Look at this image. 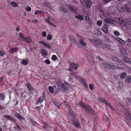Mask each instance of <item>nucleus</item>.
Segmentation results:
<instances>
[{"label":"nucleus","mask_w":131,"mask_h":131,"mask_svg":"<svg viewBox=\"0 0 131 131\" xmlns=\"http://www.w3.org/2000/svg\"><path fill=\"white\" fill-rule=\"evenodd\" d=\"M56 84L58 88L62 92L66 91L69 88V84L67 82H66L62 83L60 82H57Z\"/></svg>","instance_id":"nucleus-1"},{"label":"nucleus","mask_w":131,"mask_h":131,"mask_svg":"<svg viewBox=\"0 0 131 131\" xmlns=\"http://www.w3.org/2000/svg\"><path fill=\"white\" fill-rule=\"evenodd\" d=\"M120 21V25L122 26H124L129 27V28L131 29V21L129 19H125L124 21Z\"/></svg>","instance_id":"nucleus-2"},{"label":"nucleus","mask_w":131,"mask_h":131,"mask_svg":"<svg viewBox=\"0 0 131 131\" xmlns=\"http://www.w3.org/2000/svg\"><path fill=\"white\" fill-rule=\"evenodd\" d=\"M89 40L90 42H92L96 46L99 45L101 44L102 40L100 39L97 38H94L89 39Z\"/></svg>","instance_id":"nucleus-3"},{"label":"nucleus","mask_w":131,"mask_h":131,"mask_svg":"<svg viewBox=\"0 0 131 131\" xmlns=\"http://www.w3.org/2000/svg\"><path fill=\"white\" fill-rule=\"evenodd\" d=\"M83 5L86 6L87 7L90 8L92 6V3L90 0H80Z\"/></svg>","instance_id":"nucleus-4"},{"label":"nucleus","mask_w":131,"mask_h":131,"mask_svg":"<svg viewBox=\"0 0 131 131\" xmlns=\"http://www.w3.org/2000/svg\"><path fill=\"white\" fill-rule=\"evenodd\" d=\"M118 48L121 54L124 56H126L128 55V53L124 47L122 46H119Z\"/></svg>","instance_id":"nucleus-5"},{"label":"nucleus","mask_w":131,"mask_h":131,"mask_svg":"<svg viewBox=\"0 0 131 131\" xmlns=\"http://www.w3.org/2000/svg\"><path fill=\"white\" fill-rule=\"evenodd\" d=\"M64 104L67 106L68 110L69 111L68 114H70L71 115L73 116L74 115V113L73 111L72 112V109H71V107L69 102L66 101H64Z\"/></svg>","instance_id":"nucleus-6"},{"label":"nucleus","mask_w":131,"mask_h":131,"mask_svg":"<svg viewBox=\"0 0 131 131\" xmlns=\"http://www.w3.org/2000/svg\"><path fill=\"white\" fill-rule=\"evenodd\" d=\"M26 85L30 93L33 94L34 92H36V90L34 88L30 83H27Z\"/></svg>","instance_id":"nucleus-7"},{"label":"nucleus","mask_w":131,"mask_h":131,"mask_svg":"<svg viewBox=\"0 0 131 131\" xmlns=\"http://www.w3.org/2000/svg\"><path fill=\"white\" fill-rule=\"evenodd\" d=\"M3 117L5 118L8 120L10 121L11 122H12L15 123L16 122V119L9 115H4Z\"/></svg>","instance_id":"nucleus-8"},{"label":"nucleus","mask_w":131,"mask_h":131,"mask_svg":"<svg viewBox=\"0 0 131 131\" xmlns=\"http://www.w3.org/2000/svg\"><path fill=\"white\" fill-rule=\"evenodd\" d=\"M44 92L42 93V96L40 97L38 99L37 101L36 102V104L38 105L39 103H41L43 101L44 99L45 98V95L44 94Z\"/></svg>","instance_id":"nucleus-9"},{"label":"nucleus","mask_w":131,"mask_h":131,"mask_svg":"<svg viewBox=\"0 0 131 131\" xmlns=\"http://www.w3.org/2000/svg\"><path fill=\"white\" fill-rule=\"evenodd\" d=\"M86 111L89 114L91 115H93L95 114V112L94 110L91 108L89 106L86 107Z\"/></svg>","instance_id":"nucleus-10"},{"label":"nucleus","mask_w":131,"mask_h":131,"mask_svg":"<svg viewBox=\"0 0 131 131\" xmlns=\"http://www.w3.org/2000/svg\"><path fill=\"white\" fill-rule=\"evenodd\" d=\"M108 25L107 24H104L102 27V31L105 33H108Z\"/></svg>","instance_id":"nucleus-11"},{"label":"nucleus","mask_w":131,"mask_h":131,"mask_svg":"<svg viewBox=\"0 0 131 131\" xmlns=\"http://www.w3.org/2000/svg\"><path fill=\"white\" fill-rule=\"evenodd\" d=\"M104 22L109 24H113L114 23V21L113 19L109 18H107L104 19Z\"/></svg>","instance_id":"nucleus-12"},{"label":"nucleus","mask_w":131,"mask_h":131,"mask_svg":"<svg viewBox=\"0 0 131 131\" xmlns=\"http://www.w3.org/2000/svg\"><path fill=\"white\" fill-rule=\"evenodd\" d=\"M39 43L40 44L42 45L43 46H45L48 49H50L51 48L49 44H47L42 41H39Z\"/></svg>","instance_id":"nucleus-13"},{"label":"nucleus","mask_w":131,"mask_h":131,"mask_svg":"<svg viewBox=\"0 0 131 131\" xmlns=\"http://www.w3.org/2000/svg\"><path fill=\"white\" fill-rule=\"evenodd\" d=\"M39 43L40 44L42 45L43 46H45L48 49H50L51 48L49 44H47L42 41H39Z\"/></svg>","instance_id":"nucleus-14"},{"label":"nucleus","mask_w":131,"mask_h":131,"mask_svg":"<svg viewBox=\"0 0 131 131\" xmlns=\"http://www.w3.org/2000/svg\"><path fill=\"white\" fill-rule=\"evenodd\" d=\"M97 100L100 102L104 103L105 105L107 103V101L104 98H103L99 97H98Z\"/></svg>","instance_id":"nucleus-15"},{"label":"nucleus","mask_w":131,"mask_h":131,"mask_svg":"<svg viewBox=\"0 0 131 131\" xmlns=\"http://www.w3.org/2000/svg\"><path fill=\"white\" fill-rule=\"evenodd\" d=\"M80 81L82 82V84L83 85V86H84L86 89L88 88V87L87 84L85 79H81Z\"/></svg>","instance_id":"nucleus-16"},{"label":"nucleus","mask_w":131,"mask_h":131,"mask_svg":"<svg viewBox=\"0 0 131 131\" xmlns=\"http://www.w3.org/2000/svg\"><path fill=\"white\" fill-rule=\"evenodd\" d=\"M22 41H24L25 42L30 43L31 42L32 40L29 37H25L23 39V40Z\"/></svg>","instance_id":"nucleus-17"},{"label":"nucleus","mask_w":131,"mask_h":131,"mask_svg":"<svg viewBox=\"0 0 131 131\" xmlns=\"http://www.w3.org/2000/svg\"><path fill=\"white\" fill-rule=\"evenodd\" d=\"M52 102L58 108H59L61 104L59 102L54 100H52Z\"/></svg>","instance_id":"nucleus-18"},{"label":"nucleus","mask_w":131,"mask_h":131,"mask_svg":"<svg viewBox=\"0 0 131 131\" xmlns=\"http://www.w3.org/2000/svg\"><path fill=\"white\" fill-rule=\"evenodd\" d=\"M99 45L100 46V47L103 49H104L106 48L107 49H108V46H110V45H107L103 43H102V41L101 44H100Z\"/></svg>","instance_id":"nucleus-19"},{"label":"nucleus","mask_w":131,"mask_h":131,"mask_svg":"<svg viewBox=\"0 0 131 131\" xmlns=\"http://www.w3.org/2000/svg\"><path fill=\"white\" fill-rule=\"evenodd\" d=\"M41 51H42L41 54L43 57H46L48 55V52L45 49H42L41 50Z\"/></svg>","instance_id":"nucleus-20"},{"label":"nucleus","mask_w":131,"mask_h":131,"mask_svg":"<svg viewBox=\"0 0 131 131\" xmlns=\"http://www.w3.org/2000/svg\"><path fill=\"white\" fill-rule=\"evenodd\" d=\"M123 59V61L126 62H128L131 64V58H128L126 56H125Z\"/></svg>","instance_id":"nucleus-21"},{"label":"nucleus","mask_w":131,"mask_h":131,"mask_svg":"<svg viewBox=\"0 0 131 131\" xmlns=\"http://www.w3.org/2000/svg\"><path fill=\"white\" fill-rule=\"evenodd\" d=\"M74 126L78 128H80V124L77 119H74Z\"/></svg>","instance_id":"nucleus-22"},{"label":"nucleus","mask_w":131,"mask_h":131,"mask_svg":"<svg viewBox=\"0 0 131 131\" xmlns=\"http://www.w3.org/2000/svg\"><path fill=\"white\" fill-rule=\"evenodd\" d=\"M109 63L103 62L102 64V66L104 68H105L106 69H109L110 68Z\"/></svg>","instance_id":"nucleus-23"},{"label":"nucleus","mask_w":131,"mask_h":131,"mask_svg":"<svg viewBox=\"0 0 131 131\" xmlns=\"http://www.w3.org/2000/svg\"><path fill=\"white\" fill-rule=\"evenodd\" d=\"M79 41L81 44L82 46L85 47L86 46V43L84 41V39L83 38L80 39Z\"/></svg>","instance_id":"nucleus-24"},{"label":"nucleus","mask_w":131,"mask_h":131,"mask_svg":"<svg viewBox=\"0 0 131 131\" xmlns=\"http://www.w3.org/2000/svg\"><path fill=\"white\" fill-rule=\"evenodd\" d=\"M19 37L18 38V40L22 41V39H23L24 38V35L21 32L19 33Z\"/></svg>","instance_id":"nucleus-25"},{"label":"nucleus","mask_w":131,"mask_h":131,"mask_svg":"<svg viewBox=\"0 0 131 131\" xmlns=\"http://www.w3.org/2000/svg\"><path fill=\"white\" fill-rule=\"evenodd\" d=\"M80 105L85 110L86 109V107L88 106L89 105L88 104L85 105L84 103L82 102L81 103H79Z\"/></svg>","instance_id":"nucleus-26"},{"label":"nucleus","mask_w":131,"mask_h":131,"mask_svg":"<svg viewBox=\"0 0 131 131\" xmlns=\"http://www.w3.org/2000/svg\"><path fill=\"white\" fill-rule=\"evenodd\" d=\"M43 128L46 129H48L50 128H52L49 125L46 123H44L43 124Z\"/></svg>","instance_id":"nucleus-27"},{"label":"nucleus","mask_w":131,"mask_h":131,"mask_svg":"<svg viewBox=\"0 0 131 131\" xmlns=\"http://www.w3.org/2000/svg\"><path fill=\"white\" fill-rule=\"evenodd\" d=\"M28 59L27 58L26 60H23L21 62V63L24 65H27L28 63Z\"/></svg>","instance_id":"nucleus-28"},{"label":"nucleus","mask_w":131,"mask_h":131,"mask_svg":"<svg viewBox=\"0 0 131 131\" xmlns=\"http://www.w3.org/2000/svg\"><path fill=\"white\" fill-rule=\"evenodd\" d=\"M15 125L16 126V127L15 126H13L12 127V129H13L14 128V129H15L14 130L15 131H16V130L17 129H18L20 131V130L21 129V127L20 126H19V125L17 124H15Z\"/></svg>","instance_id":"nucleus-29"},{"label":"nucleus","mask_w":131,"mask_h":131,"mask_svg":"<svg viewBox=\"0 0 131 131\" xmlns=\"http://www.w3.org/2000/svg\"><path fill=\"white\" fill-rule=\"evenodd\" d=\"M15 116L17 118L20 119V121L21 119L24 120L23 118L18 113H16Z\"/></svg>","instance_id":"nucleus-30"},{"label":"nucleus","mask_w":131,"mask_h":131,"mask_svg":"<svg viewBox=\"0 0 131 131\" xmlns=\"http://www.w3.org/2000/svg\"><path fill=\"white\" fill-rule=\"evenodd\" d=\"M125 82L127 83L131 82V76L128 75L127 76L125 80Z\"/></svg>","instance_id":"nucleus-31"},{"label":"nucleus","mask_w":131,"mask_h":131,"mask_svg":"<svg viewBox=\"0 0 131 131\" xmlns=\"http://www.w3.org/2000/svg\"><path fill=\"white\" fill-rule=\"evenodd\" d=\"M119 75L121 79H123L126 77L127 74L126 73L124 72L123 73L120 74Z\"/></svg>","instance_id":"nucleus-32"},{"label":"nucleus","mask_w":131,"mask_h":131,"mask_svg":"<svg viewBox=\"0 0 131 131\" xmlns=\"http://www.w3.org/2000/svg\"><path fill=\"white\" fill-rule=\"evenodd\" d=\"M10 4L11 6L14 7H17L18 6V4L14 1L11 2L10 3Z\"/></svg>","instance_id":"nucleus-33"},{"label":"nucleus","mask_w":131,"mask_h":131,"mask_svg":"<svg viewBox=\"0 0 131 131\" xmlns=\"http://www.w3.org/2000/svg\"><path fill=\"white\" fill-rule=\"evenodd\" d=\"M31 123L34 126H38V124L33 120L31 119L30 120Z\"/></svg>","instance_id":"nucleus-34"},{"label":"nucleus","mask_w":131,"mask_h":131,"mask_svg":"<svg viewBox=\"0 0 131 131\" xmlns=\"http://www.w3.org/2000/svg\"><path fill=\"white\" fill-rule=\"evenodd\" d=\"M45 21L48 23L49 25L52 26L54 25V26L55 27V25H54L53 24L50 22V18L49 17V18L46 19H45Z\"/></svg>","instance_id":"nucleus-35"},{"label":"nucleus","mask_w":131,"mask_h":131,"mask_svg":"<svg viewBox=\"0 0 131 131\" xmlns=\"http://www.w3.org/2000/svg\"><path fill=\"white\" fill-rule=\"evenodd\" d=\"M74 17L77 19H78L81 20H83V16L81 15L75 16Z\"/></svg>","instance_id":"nucleus-36"},{"label":"nucleus","mask_w":131,"mask_h":131,"mask_svg":"<svg viewBox=\"0 0 131 131\" xmlns=\"http://www.w3.org/2000/svg\"><path fill=\"white\" fill-rule=\"evenodd\" d=\"M117 40L122 45H124L125 44V42L119 38H118Z\"/></svg>","instance_id":"nucleus-37"},{"label":"nucleus","mask_w":131,"mask_h":131,"mask_svg":"<svg viewBox=\"0 0 131 131\" xmlns=\"http://www.w3.org/2000/svg\"><path fill=\"white\" fill-rule=\"evenodd\" d=\"M109 63L110 64V65H109L110 67L109 68V69H114L116 68V67L115 65H114L113 64L111 63Z\"/></svg>","instance_id":"nucleus-38"},{"label":"nucleus","mask_w":131,"mask_h":131,"mask_svg":"<svg viewBox=\"0 0 131 131\" xmlns=\"http://www.w3.org/2000/svg\"><path fill=\"white\" fill-rule=\"evenodd\" d=\"M17 49L16 47L11 48L10 49V51L12 53H13L14 52L17 51Z\"/></svg>","instance_id":"nucleus-39"},{"label":"nucleus","mask_w":131,"mask_h":131,"mask_svg":"<svg viewBox=\"0 0 131 131\" xmlns=\"http://www.w3.org/2000/svg\"><path fill=\"white\" fill-rule=\"evenodd\" d=\"M70 68H71L70 69V68H69V70L70 71H72L73 70L74 68V63H72V64H70Z\"/></svg>","instance_id":"nucleus-40"},{"label":"nucleus","mask_w":131,"mask_h":131,"mask_svg":"<svg viewBox=\"0 0 131 131\" xmlns=\"http://www.w3.org/2000/svg\"><path fill=\"white\" fill-rule=\"evenodd\" d=\"M69 9L72 12H74V8L73 7V6L71 5H69L68 6Z\"/></svg>","instance_id":"nucleus-41"},{"label":"nucleus","mask_w":131,"mask_h":131,"mask_svg":"<svg viewBox=\"0 0 131 131\" xmlns=\"http://www.w3.org/2000/svg\"><path fill=\"white\" fill-rule=\"evenodd\" d=\"M79 67V64L77 63H74V70H77Z\"/></svg>","instance_id":"nucleus-42"},{"label":"nucleus","mask_w":131,"mask_h":131,"mask_svg":"<svg viewBox=\"0 0 131 131\" xmlns=\"http://www.w3.org/2000/svg\"><path fill=\"white\" fill-rule=\"evenodd\" d=\"M94 33L95 34H98V36H101L102 34V33L100 31L97 30L95 31Z\"/></svg>","instance_id":"nucleus-43"},{"label":"nucleus","mask_w":131,"mask_h":131,"mask_svg":"<svg viewBox=\"0 0 131 131\" xmlns=\"http://www.w3.org/2000/svg\"><path fill=\"white\" fill-rule=\"evenodd\" d=\"M52 36L51 34H48L47 37V39L49 40H51L52 39Z\"/></svg>","instance_id":"nucleus-44"},{"label":"nucleus","mask_w":131,"mask_h":131,"mask_svg":"<svg viewBox=\"0 0 131 131\" xmlns=\"http://www.w3.org/2000/svg\"><path fill=\"white\" fill-rule=\"evenodd\" d=\"M123 86V82L121 81H119L118 82V86L119 88H122Z\"/></svg>","instance_id":"nucleus-45"},{"label":"nucleus","mask_w":131,"mask_h":131,"mask_svg":"<svg viewBox=\"0 0 131 131\" xmlns=\"http://www.w3.org/2000/svg\"><path fill=\"white\" fill-rule=\"evenodd\" d=\"M49 90L50 92L51 93H53V88L51 86H50L49 87Z\"/></svg>","instance_id":"nucleus-46"},{"label":"nucleus","mask_w":131,"mask_h":131,"mask_svg":"<svg viewBox=\"0 0 131 131\" xmlns=\"http://www.w3.org/2000/svg\"><path fill=\"white\" fill-rule=\"evenodd\" d=\"M112 59L114 61L117 62L119 61V59L116 57H113Z\"/></svg>","instance_id":"nucleus-47"},{"label":"nucleus","mask_w":131,"mask_h":131,"mask_svg":"<svg viewBox=\"0 0 131 131\" xmlns=\"http://www.w3.org/2000/svg\"><path fill=\"white\" fill-rule=\"evenodd\" d=\"M34 14L36 15L38 14H42V12L40 10H36L35 11Z\"/></svg>","instance_id":"nucleus-48"},{"label":"nucleus","mask_w":131,"mask_h":131,"mask_svg":"<svg viewBox=\"0 0 131 131\" xmlns=\"http://www.w3.org/2000/svg\"><path fill=\"white\" fill-rule=\"evenodd\" d=\"M60 9L62 10L64 13H66L67 12V10L64 8L63 7H61L60 8Z\"/></svg>","instance_id":"nucleus-49"},{"label":"nucleus","mask_w":131,"mask_h":131,"mask_svg":"<svg viewBox=\"0 0 131 131\" xmlns=\"http://www.w3.org/2000/svg\"><path fill=\"white\" fill-rule=\"evenodd\" d=\"M106 105L107 106H109V107L110 108L112 109V110H114V108L112 106V105H111L109 103H108V102H107V103L106 104Z\"/></svg>","instance_id":"nucleus-50"},{"label":"nucleus","mask_w":131,"mask_h":131,"mask_svg":"<svg viewBox=\"0 0 131 131\" xmlns=\"http://www.w3.org/2000/svg\"><path fill=\"white\" fill-rule=\"evenodd\" d=\"M35 108L38 111V112H40L39 110L42 109V105L39 106H37Z\"/></svg>","instance_id":"nucleus-51"},{"label":"nucleus","mask_w":131,"mask_h":131,"mask_svg":"<svg viewBox=\"0 0 131 131\" xmlns=\"http://www.w3.org/2000/svg\"><path fill=\"white\" fill-rule=\"evenodd\" d=\"M57 59V56L55 55H53L52 57V59L53 61L56 60Z\"/></svg>","instance_id":"nucleus-52"},{"label":"nucleus","mask_w":131,"mask_h":131,"mask_svg":"<svg viewBox=\"0 0 131 131\" xmlns=\"http://www.w3.org/2000/svg\"><path fill=\"white\" fill-rule=\"evenodd\" d=\"M114 33L115 35L118 36L120 35V34L119 32L117 31H115L114 32Z\"/></svg>","instance_id":"nucleus-53"},{"label":"nucleus","mask_w":131,"mask_h":131,"mask_svg":"<svg viewBox=\"0 0 131 131\" xmlns=\"http://www.w3.org/2000/svg\"><path fill=\"white\" fill-rule=\"evenodd\" d=\"M4 96L2 93H0V100H4Z\"/></svg>","instance_id":"nucleus-54"},{"label":"nucleus","mask_w":131,"mask_h":131,"mask_svg":"<svg viewBox=\"0 0 131 131\" xmlns=\"http://www.w3.org/2000/svg\"><path fill=\"white\" fill-rule=\"evenodd\" d=\"M97 24L99 26L101 25L102 24V21L101 20H98L97 22Z\"/></svg>","instance_id":"nucleus-55"},{"label":"nucleus","mask_w":131,"mask_h":131,"mask_svg":"<svg viewBox=\"0 0 131 131\" xmlns=\"http://www.w3.org/2000/svg\"><path fill=\"white\" fill-rule=\"evenodd\" d=\"M5 54V52L2 50H0V56H3Z\"/></svg>","instance_id":"nucleus-56"},{"label":"nucleus","mask_w":131,"mask_h":131,"mask_svg":"<svg viewBox=\"0 0 131 131\" xmlns=\"http://www.w3.org/2000/svg\"><path fill=\"white\" fill-rule=\"evenodd\" d=\"M45 62L47 64H49L50 63V62L48 59H46L45 61Z\"/></svg>","instance_id":"nucleus-57"},{"label":"nucleus","mask_w":131,"mask_h":131,"mask_svg":"<svg viewBox=\"0 0 131 131\" xmlns=\"http://www.w3.org/2000/svg\"><path fill=\"white\" fill-rule=\"evenodd\" d=\"M26 9L28 11L30 12L31 10V9L30 7L27 6L26 7Z\"/></svg>","instance_id":"nucleus-58"},{"label":"nucleus","mask_w":131,"mask_h":131,"mask_svg":"<svg viewBox=\"0 0 131 131\" xmlns=\"http://www.w3.org/2000/svg\"><path fill=\"white\" fill-rule=\"evenodd\" d=\"M88 23L89 25H92L93 24V23L92 21L90 19L88 21Z\"/></svg>","instance_id":"nucleus-59"},{"label":"nucleus","mask_w":131,"mask_h":131,"mask_svg":"<svg viewBox=\"0 0 131 131\" xmlns=\"http://www.w3.org/2000/svg\"><path fill=\"white\" fill-rule=\"evenodd\" d=\"M89 88L91 90L93 89V85L92 84H90L89 85Z\"/></svg>","instance_id":"nucleus-60"},{"label":"nucleus","mask_w":131,"mask_h":131,"mask_svg":"<svg viewBox=\"0 0 131 131\" xmlns=\"http://www.w3.org/2000/svg\"><path fill=\"white\" fill-rule=\"evenodd\" d=\"M127 3L128 5L129 6H131V0H128Z\"/></svg>","instance_id":"nucleus-61"},{"label":"nucleus","mask_w":131,"mask_h":131,"mask_svg":"<svg viewBox=\"0 0 131 131\" xmlns=\"http://www.w3.org/2000/svg\"><path fill=\"white\" fill-rule=\"evenodd\" d=\"M42 36L44 37H45L46 36V32L43 31L42 33Z\"/></svg>","instance_id":"nucleus-62"},{"label":"nucleus","mask_w":131,"mask_h":131,"mask_svg":"<svg viewBox=\"0 0 131 131\" xmlns=\"http://www.w3.org/2000/svg\"><path fill=\"white\" fill-rule=\"evenodd\" d=\"M96 58L98 59L99 61H103V59L101 58L99 56H97L96 57Z\"/></svg>","instance_id":"nucleus-63"},{"label":"nucleus","mask_w":131,"mask_h":131,"mask_svg":"<svg viewBox=\"0 0 131 131\" xmlns=\"http://www.w3.org/2000/svg\"><path fill=\"white\" fill-rule=\"evenodd\" d=\"M118 63H119L123 65H124V63L122 61H121L120 60L119 61H118Z\"/></svg>","instance_id":"nucleus-64"}]
</instances>
